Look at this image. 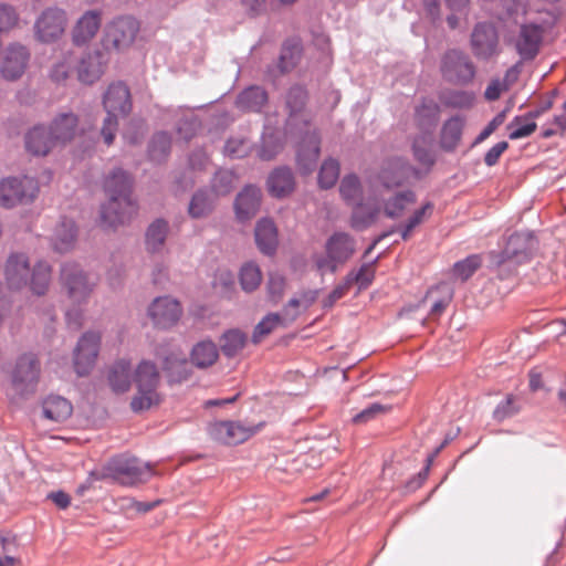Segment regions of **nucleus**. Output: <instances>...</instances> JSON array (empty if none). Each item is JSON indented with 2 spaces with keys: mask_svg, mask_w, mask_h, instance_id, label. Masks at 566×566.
Returning <instances> with one entry per match:
<instances>
[{
  "mask_svg": "<svg viewBox=\"0 0 566 566\" xmlns=\"http://www.w3.org/2000/svg\"><path fill=\"white\" fill-rule=\"evenodd\" d=\"M255 241L264 254H272L277 247V231L273 221L262 219L255 228Z\"/></svg>",
  "mask_w": 566,
  "mask_h": 566,
  "instance_id": "nucleus-32",
  "label": "nucleus"
},
{
  "mask_svg": "<svg viewBox=\"0 0 566 566\" xmlns=\"http://www.w3.org/2000/svg\"><path fill=\"white\" fill-rule=\"evenodd\" d=\"M339 192L348 205H354L361 197V187L358 177L355 175L345 176L342 179Z\"/></svg>",
  "mask_w": 566,
  "mask_h": 566,
  "instance_id": "nucleus-47",
  "label": "nucleus"
},
{
  "mask_svg": "<svg viewBox=\"0 0 566 566\" xmlns=\"http://www.w3.org/2000/svg\"><path fill=\"white\" fill-rule=\"evenodd\" d=\"M164 370L170 382H182L192 374L191 363L180 353L171 352L164 360Z\"/></svg>",
  "mask_w": 566,
  "mask_h": 566,
  "instance_id": "nucleus-27",
  "label": "nucleus"
},
{
  "mask_svg": "<svg viewBox=\"0 0 566 566\" xmlns=\"http://www.w3.org/2000/svg\"><path fill=\"white\" fill-rule=\"evenodd\" d=\"M108 382L113 391L125 392L130 387V365L126 360L116 361L108 371Z\"/></svg>",
  "mask_w": 566,
  "mask_h": 566,
  "instance_id": "nucleus-34",
  "label": "nucleus"
},
{
  "mask_svg": "<svg viewBox=\"0 0 566 566\" xmlns=\"http://www.w3.org/2000/svg\"><path fill=\"white\" fill-rule=\"evenodd\" d=\"M51 281V266L45 262H39L30 271L29 282L33 293L42 295L46 292Z\"/></svg>",
  "mask_w": 566,
  "mask_h": 566,
  "instance_id": "nucleus-41",
  "label": "nucleus"
},
{
  "mask_svg": "<svg viewBox=\"0 0 566 566\" xmlns=\"http://www.w3.org/2000/svg\"><path fill=\"white\" fill-rule=\"evenodd\" d=\"M102 24V12L88 10L84 12L72 29V41L75 45H85L91 42Z\"/></svg>",
  "mask_w": 566,
  "mask_h": 566,
  "instance_id": "nucleus-20",
  "label": "nucleus"
},
{
  "mask_svg": "<svg viewBox=\"0 0 566 566\" xmlns=\"http://www.w3.org/2000/svg\"><path fill=\"white\" fill-rule=\"evenodd\" d=\"M497 33L491 24L479 23L471 36V45L476 57L489 59L497 51Z\"/></svg>",
  "mask_w": 566,
  "mask_h": 566,
  "instance_id": "nucleus-19",
  "label": "nucleus"
},
{
  "mask_svg": "<svg viewBox=\"0 0 566 566\" xmlns=\"http://www.w3.org/2000/svg\"><path fill=\"white\" fill-rule=\"evenodd\" d=\"M533 249V237L530 233H513L509 237L499 263L515 261L522 263L528 259Z\"/></svg>",
  "mask_w": 566,
  "mask_h": 566,
  "instance_id": "nucleus-21",
  "label": "nucleus"
},
{
  "mask_svg": "<svg viewBox=\"0 0 566 566\" xmlns=\"http://www.w3.org/2000/svg\"><path fill=\"white\" fill-rule=\"evenodd\" d=\"M182 315L181 304L174 297L160 296L148 307V316L155 327L168 329L175 326Z\"/></svg>",
  "mask_w": 566,
  "mask_h": 566,
  "instance_id": "nucleus-12",
  "label": "nucleus"
},
{
  "mask_svg": "<svg viewBox=\"0 0 566 566\" xmlns=\"http://www.w3.org/2000/svg\"><path fill=\"white\" fill-rule=\"evenodd\" d=\"M411 167L401 158L387 160L379 172V180L386 188L400 186L409 176Z\"/></svg>",
  "mask_w": 566,
  "mask_h": 566,
  "instance_id": "nucleus-26",
  "label": "nucleus"
},
{
  "mask_svg": "<svg viewBox=\"0 0 566 566\" xmlns=\"http://www.w3.org/2000/svg\"><path fill=\"white\" fill-rule=\"evenodd\" d=\"M339 177V164L334 159H327L323 163L319 174L318 184L322 188L328 189L333 187Z\"/></svg>",
  "mask_w": 566,
  "mask_h": 566,
  "instance_id": "nucleus-50",
  "label": "nucleus"
},
{
  "mask_svg": "<svg viewBox=\"0 0 566 566\" xmlns=\"http://www.w3.org/2000/svg\"><path fill=\"white\" fill-rule=\"evenodd\" d=\"M170 146L171 139L166 133L155 134L149 146V156L151 160H164L169 154Z\"/></svg>",
  "mask_w": 566,
  "mask_h": 566,
  "instance_id": "nucleus-49",
  "label": "nucleus"
},
{
  "mask_svg": "<svg viewBox=\"0 0 566 566\" xmlns=\"http://www.w3.org/2000/svg\"><path fill=\"white\" fill-rule=\"evenodd\" d=\"M235 177L231 171H218L212 180V192L216 197L228 195L234 187Z\"/></svg>",
  "mask_w": 566,
  "mask_h": 566,
  "instance_id": "nucleus-53",
  "label": "nucleus"
},
{
  "mask_svg": "<svg viewBox=\"0 0 566 566\" xmlns=\"http://www.w3.org/2000/svg\"><path fill=\"white\" fill-rule=\"evenodd\" d=\"M136 394L132 398L130 408L135 412L148 410L161 401L158 391L160 376L154 363L142 361L135 371Z\"/></svg>",
  "mask_w": 566,
  "mask_h": 566,
  "instance_id": "nucleus-3",
  "label": "nucleus"
},
{
  "mask_svg": "<svg viewBox=\"0 0 566 566\" xmlns=\"http://www.w3.org/2000/svg\"><path fill=\"white\" fill-rule=\"evenodd\" d=\"M251 149V143L243 137H232L227 140L224 153L231 158L245 157Z\"/></svg>",
  "mask_w": 566,
  "mask_h": 566,
  "instance_id": "nucleus-54",
  "label": "nucleus"
},
{
  "mask_svg": "<svg viewBox=\"0 0 566 566\" xmlns=\"http://www.w3.org/2000/svg\"><path fill=\"white\" fill-rule=\"evenodd\" d=\"M441 72L449 82L467 84L474 77L475 67L463 52L450 50L442 57Z\"/></svg>",
  "mask_w": 566,
  "mask_h": 566,
  "instance_id": "nucleus-10",
  "label": "nucleus"
},
{
  "mask_svg": "<svg viewBox=\"0 0 566 566\" xmlns=\"http://www.w3.org/2000/svg\"><path fill=\"white\" fill-rule=\"evenodd\" d=\"M516 412H517V408L514 405L513 396H507L494 409L493 418L497 421H503L504 419L512 417Z\"/></svg>",
  "mask_w": 566,
  "mask_h": 566,
  "instance_id": "nucleus-59",
  "label": "nucleus"
},
{
  "mask_svg": "<svg viewBox=\"0 0 566 566\" xmlns=\"http://www.w3.org/2000/svg\"><path fill=\"white\" fill-rule=\"evenodd\" d=\"M30 266L28 258L22 253L10 255L6 265V279L11 289H21L28 285Z\"/></svg>",
  "mask_w": 566,
  "mask_h": 566,
  "instance_id": "nucleus-24",
  "label": "nucleus"
},
{
  "mask_svg": "<svg viewBox=\"0 0 566 566\" xmlns=\"http://www.w3.org/2000/svg\"><path fill=\"white\" fill-rule=\"evenodd\" d=\"M375 277V269L371 263H366L360 266V269L355 272L350 271L346 276L345 280L348 282V284L352 286L354 283L359 285V289H366L368 287L373 280Z\"/></svg>",
  "mask_w": 566,
  "mask_h": 566,
  "instance_id": "nucleus-52",
  "label": "nucleus"
},
{
  "mask_svg": "<svg viewBox=\"0 0 566 566\" xmlns=\"http://www.w3.org/2000/svg\"><path fill=\"white\" fill-rule=\"evenodd\" d=\"M286 324V322L279 314L266 315L254 328L252 342L258 344L272 333L277 326Z\"/></svg>",
  "mask_w": 566,
  "mask_h": 566,
  "instance_id": "nucleus-48",
  "label": "nucleus"
},
{
  "mask_svg": "<svg viewBox=\"0 0 566 566\" xmlns=\"http://www.w3.org/2000/svg\"><path fill=\"white\" fill-rule=\"evenodd\" d=\"M432 137L430 133L417 136L412 143V150L416 160L427 167H431L436 159L431 150Z\"/></svg>",
  "mask_w": 566,
  "mask_h": 566,
  "instance_id": "nucleus-42",
  "label": "nucleus"
},
{
  "mask_svg": "<svg viewBox=\"0 0 566 566\" xmlns=\"http://www.w3.org/2000/svg\"><path fill=\"white\" fill-rule=\"evenodd\" d=\"M57 143L53 138L49 128L45 129L44 126H34L32 129L28 132L25 135V147L29 153L35 156H45L48 155Z\"/></svg>",
  "mask_w": 566,
  "mask_h": 566,
  "instance_id": "nucleus-25",
  "label": "nucleus"
},
{
  "mask_svg": "<svg viewBox=\"0 0 566 566\" xmlns=\"http://www.w3.org/2000/svg\"><path fill=\"white\" fill-rule=\"evenodd\" d=\"M43 415L56 422L64 421L72 415V405L65 398L51 396L43 402Z\"/></svg>",
  "mask_w": 566,
  "mask_h": 566,
  "instance_id": "nucleus-36",
  "label": "nucleus"
},
{
  "mask_svg": "<svg viewBox=\"0 0 566 566\" xmlns=\"http://www.w3.org/2000/svg\"><path fill=\"white\" fill-rule=\"evenodd\" d=\"M294 186V177L289 168H277L268 178L269 192L276 198L289 196Z\"/></svg>",
  "mask_w": 566,
  "mask_h": 566,
  "instance_id": "nucleus-28",
  "label": "nucleus"
},
{
  "mask_svg": "<svg viewBox=\"0 0 566 566\" xmlns=\"http://www.w3.org/2000/svg\"><path fill=\"white\" fill-rule=\"evenodd\" d=\"M303 125L306 127V130L305 135L297 144L296 161L303 174H310L315 169L317 164L321 139L316 130H310L306 120H303Z\"/></svg>",
  "mask_w": 566,
  "mask_h": 566,
  "instance_id": "nucleus-15",
  "label": "nucleus"
},
{
  "mask_svg": "<svg viewBox=\"0 0 566 566\" xmlns=\"http://www.w3.org/2000/svg\"><path fill=\"white\" fill-rule=\"evenodd\" d=\"M67 21L65 10L57 7L46 8L34 23L35 38L43 43L57 41L64 34Z\"/></svg>",
  "mask_w": 566,
  "mask_h": 566,
  "instance_id": "nucleus-9",
  "label": "nucleus"
},
{
  "mask_svg": "<svg viewBox=\"0 0 566 566\" xmlns=\"http://www.w3.org/2000/svg\"><path fill=\"white\" fill-rule=\"evenodd\" d=\"M268 293L273 302H279L283 296L285 289V279L277 273H270L268 284Z\"/></svg>",
  "mask_w": 566,
  "mask_h": 566,
  "instance_id": "nucleus-56",
  "label": "nucleus"
},
{
  "mask_svg": "<svg viewBox=\"0 0 566 566\" xmlns=\"http://www.w3.org/2000/svg\"><path fill=\"white\" fill-rule=\"evenodd\" d=\"M101 335L85 333L77 343L74 352V367L78 376L88 374L98 355Z\"/></svg>",
  "mask_w": 566,
  "mask_h": 566,
  "instance_id": "nucleus-14",
  "label": "nucleus"
},
{
  "mask_svg": "<svg viewBox=\"0 0 566 566\" xmlns=\"http://www.w3.org/2000/svg\"><path fill=\"white\" fill-rule=\"evenodd\" d=\"M247 344V335L239 329H230L220 338V347L227 357L238 355Z\"/></svg>",
  "mask_w": 566,
  "mask_h": 566,
  "instance_id": "nucleus-43",
  "label": "nucleus"
},
{
  "mask_svg": "<svg viewBox=\"0 0 566 566\" xmlns=\"http://www.w3.org/2000/svg\"><path fill=\"white\" fill-rule=\"evenodd\" d=\"M268 94L259 86L244 90L237 98V106L242 111L259 112L266 103Z\"/></svg>",
  "mask_w": 566,
  "mask_h": 566,
  "instance_id": "nucleus-35",
  "label": "nucleus"
},
{
  "mask_svg": "<svg viewBox=\"0 0 566 566\" xmlns=\"http://www.w3.org/2000/svg\"><path fill=\"white\" fill-rule=\"evenodd\" d=\"M543 34L544 28L542 25L530 23L521 27L515 46L522 60H533L537 55Z\"/></svg>",
  "mask_w": 566,
  "mask_h": 566,
  "instance_id": "nucleus-18",
  "label": "nucleus"
},
{
  "mask_svg": "<svg viewBox=\"0 0 566 566\" xmlns=\"http://www.w3.org/2000/svg\"><path fill=\"white\" fill-rule=\"evenodd\" d=\"M389 410L388 407L382 406L380 403H373L366 409L361 410L357 415L353 417V422L360 424L366 423L371 419H375L379 415H384Z\"/></svg>",
  "mask_w": 566,
  "mask_h": 566,
  "instance_id": "nucleus-58",
  "label": "nucleus"
},
{
  "mask_svg": "<svg viewBox=\"0 0 566 566\" xmlns=\"http://www.w3.org/2000/svg\"><path fill=\"white\" fill-rule=\"evenodd\" d=\"M282 149V144L274 140L272 136H265L263 138L262 146L260 147L258 155L263 160H271Z\"/></svg>",
  "mask_w": 566,
  "mask_h": 566,
  "instance_id": "nucleus-60",
  "label": "nucleus"
},
{
  "mask_svg": "<svg viewBox=\"0 0 566 566\" xmlns=\"http://www.w3.org/2000/svg\"><path fill=\"white\" fill-rule=\"evenodd\" d=\"M168 233V223L161 219L154 221L146 232V248L155 253L161 250Z\"/></svg>",
  "mask_w": 566,
  "mask_h": 566,
  "instance_id": "nucleus-40",
  "label": "nucleus"
},
{
  "mask_svg": "<svg viewBox=\"0 0 566 566\" xmlns=\"http://www.w3.org/2000/svg\"><path fill=\"white\" fill-rule=\"evenodd\" d=\"M107 201L101 207L102 224L116 228L128 222L137 212L132 199V179L122 169L113 170L104 180Z\"/></svg>",
  "mask_w": 566,
  "mask_h": 566,
  "instance_id": "nucleus-1",
  "label": "nucleus"
},
{
  "mask_svg": "<svg viewBox=\"0 0 566 566\" xmlns=\"http://www.w3.org/2000/svg\"><path fill=\"white\" fill-rule=\"evenodd\" d=\"M60 280L69 298L75 304L86 302L96 285V282L75 263L62 266Z\"/></svg>",
  "mask_w": 566,
  "mask_h": 566,
  "instance_id": "nucleus-8",
  "label": "nucleus"
},
{
  "mask_svg": "<svg viewBox=\"0 0 566 566\" xmlns=\"http://www.w3.org/2000/svg\"><path fill=\"white\" fill-rule=\"evenodd\" d=\"M39 192V185L34 178H6L0 181V206L12 208L19 203L33 201Z\"/></svg>",
  "mask_w": 566,
  "mask_h": 566,
  "instance_id": "nucleus-7",
  "label": "nucleus"
},
{
  "mask_svg": "<svg viewBox=\"0 0 566 566\" xmlns=\"http://www.w3.org/2000/svg\"><path fill=\"white\" fill-rule=\"evenodd\" d=\"M103 104L107 116L103 122L101 134L105 144L111 145L117 132L118 117L128 115L132 109L128 87L122 82L111 84L104 95Z\"/></svg>",
  "mask_w": 566,
  "mask_h": 566,
  "instance_id": "nucleus-2",
  "label": "nucleus"
},
{
  "mask_svg": "<svg viewBox=\"0 0 566 566\" xmlns=\"http://www.w3.org/2000/svg\"><path fill=\"white\" fill-rule=\"evenodd\" d=\"M74 57L72 53H67L61 61H57L51 71V78L54 82L65 81L73 70Z\"/></svg>",
  "mask_w": 566,
  "mask_h": 566,
  "instance_id": "nucleus-55",
  "label": "nucleus"
},
{
  "mask_svg": "<svg viewBox=\"0 0 566 566\" xmlns=\"http://www.w3.org/2000/svg\"><path fill=\"white\" fill-rule=\"evenodd\" d=\"M19 17L13 7L0 4V32H8L18 23Z\"/></svg>",
  "mask_w": 566,
  "mask_h": 566,
  "instance_id": "nucleus-57",
  "label": "nucleus"
},
{
  "mask_svg": "<svg viewBox=\"0 0 566 566\" xmlns=\"http://www.w3.org/2000/svg\"><path fill=\"white\" fill-rule=\"evenodd\" d=\"M106 475L123 485H135L148 481L155 471L149 463H143L136 458L116 457L106 465Z\"/></svg>",
  "mask_w": 566,
  "mask_h": 566,
  "instance_id": "nucleus-4",
  "label": "nucleus"
},
{
  "mask_svg": "<svg viewBox=\"0 0 566 566\" xmlns=\"http://www.w3.org/2000/svg\"><path fill=\"white\" fill-rule=\"evenodd\" d=\"M326 256L315 258L319 273H335L339 265L346 263L355 253V240L345 232L334 233L325 244Z\"/></svg>",
  "mask_w": 566,
  "mask_h": 566,
  "instance_id": "nucleus-5",
  "label": "nucleus"
},
{
  "mask_svg": "<svg viewBox=\"0 0 566 566\" xmlns=\"http://www.w3.org/2000/svg\"><path fill=\"white\" fill-rule=\"evenodd\" d=\"M139 31V23L132 17H120L113 20L105 30V45L120 51L129 48Z\"/></svg>",
  "mask_w": 566,
  "mask_h": 566,
  "instance_id": "nucleus-11",
  "label": "nucleus"
},
{
  "mask_svg": "<svg viewBox=\"0 0 566 566\" xmlns=\"http://www.w3.org/2000/svg\"><path fill=\"white\" fill-rule=\"evenodd\" d=\"M40 361L33 354L19 356L9 371L14 391L21 396L33 394L40 378Z\"/></svg>",
  "mask_w": 566,
  "mask_h": 566,
  "instance_id": "nucleus-6",
  "label": "nucleus"
},
{
  "mask_svg": "<svg viewBox=\"0 0 566 566\" xmlns=\"http://www.w3.org/2000/svg\"><path fill=\"white\" fill-rule=\"evenodd\" d=\"M261 189L254 186H247L238 196L234 202L237 218L241 221L253 218L261 205Z\"/></svg>",
  "mask_w": 566,
  "mask_h": 566,
  "instance_id": "nucleus-23",
  "label": "nucleus"
},
{
  "mask_svg": "<svg viewBox=\"0 0 566 566\" xmlns=\"http://www.w3.org/2000/svg\"><path fill=\"white\" fill-rule=\"evenodd\" d=\"M463 119L459 116L444 122L440 133V147L446 151H453L461 142Z\"/></svg>",
  "mask_w": 566,
  "mask_h": 566,
  "instance_id": "nucleus-31",
  "label": "nucleus"
},
{
  "mask_svg": "<svg viewBox=\"0 0 566 566\" xmlns=\"http://www.w3.org/2000/svg\"><path fill=\"white\" fill-rule=\"evenodd\" d=\"M350 289L348 282L344 279V281L338 284L329 295L324 300L325 307H332L338 300L344 297Z\"/></svg>",
  "mask_w": 566,
  "mask_h": 566,
  "instance_id": "nucleus-64",
  "label": "nucleus"
},
{
  "mask_svg": "<svg viewBox=\"0 0 566 566\" xmlns=\"http://www.w3.org/2000/svg\"><path fill=\"white\" fill-rule=\"evenodd\" d=\"M49 130L57 145L70 143L78 132V117L72 112L59 113L51 122Z\"/></svg>",
  "mask_w": 566,
  "mask_h": 566,
  "instance_id": "nucleus-22",
  "label": "nucleus"
},
{
  "mask_svg": "<svg viewBox=\"0 0 566 566\" xmlns=\"http://www.w3.org/2000/svg\"><path fill=\"white\" fill-rule=\"evenodd\" d=\"M482 260L478 254L469 255L453 266V274L462 281H467L481 266Z\"/></svg>",
  "mask_w": 566,
  "mask_h": 566,
  "instance_id": "nucleus-51",
  "label": "nucleus"
},
{
  "mask_svg": "<svg viewBox=\"0 0 566 566\" xmlns=\"http://www.w3.org/2000/svg\"><path fill=\"white\" fill-rule=\"evenodd\" d=\"M307 98L306 91L301 86L291 87L286 96V107L290 112L287 127L296 125L298 114L304 109Z\"/></svg>",
  "mask_w": 566,
  "mask_h": 566,
  "instance_id": "nucleus-39",
  "label": "nucleus"
},
{
  "mask_svg": "<svg viewBox=\"0 0 566 566\" xmlns=\"http://www.w3.org/2000/svg\"><path fill=\"white\" fill-rule=\"evenodd\" d=\"M108 63L107 54L95 50L85 53L77 65V78L84 84H93L104 74Z\"/></svg>",
  "mask_w": 566,
  "mask_h": 566,
  "instance_id": "nucleus-17",
  "label": "nucleus"
},
{
  "mask_svg": "<svg viewBox=\"0 0 566 566\" xmlns=\"http://www.w3.org/2000/svg\"><path fill=\"white\" fill-rule=\"evenodd\" d=\"M300 56V51L294 48H284L280 57V67L282 72H287L295 66Z\"/></svg>",
  "mask_w": 566,
  "mask_h": 566,
  "instance_id": "nucleus-62",
  "label": "nucleus"
},
{
  "mask_svg": "<svg viewBox=\"0 0 566 566\" xmlns=\"http://www.w3.org/2000/svg\"><path fill=\"white\" fill-rule=\"evenodd\" d=\"M527 119H530L527 117V115L526 116H516L509 124L507 129L510 130V133H509L510 139H512V140L521 139V138L532 135L536 130V128H537L536 123L532 119L530 122H526Z\"/></svg>",
  "mask_w": 566,
  "mask_h": 566,
  "instance_id": "nucleus-46",
  "label": "nucleus"
},
{
  "mask_svg": "<svg viewBox=\"0 0 566 566\" xmlns=\"http://www.w3.org/2000/svg\"><path fill=\"white\" fill-rule=\"evenodd\" d=\"M416 202V195L411 190L396 193L384 205L385 214L388 218H398L403 211Z\"/></svg>",
  "mask_w": 566,
  "mask_h": 566,
  "instance_id": "nucleus-38",
  "label": "nucleus"
},
{
  "mask_svg": "<svg viewBox=\"0 0 566 566\" xmlns=\"http://www.w3.org/2000/svg\"><path fill=\"white\" fill-rule=\"evenodd\" d=\"M76 240V228L72 220H62L54 229L52 242L54 250L59 252L70 251Z\"/></svg>",
  "mask_w": 566,
  "mask_h": 566,
  "instance_id": "nucleus-33",
  "label": "nucleus"
},
{
  "mask_svg": "<svg viewBox=\"0 0 566 566\" xmlns=\"http://www.w3.org/2000/svg\"><path fill=\"white\" fill-rule=\"evenodd\" d=\"M29 59L30 53L25 46L15 43L9 45L1 64L2 76L9 81L20 78L27 70Z\"/></svg>",
  "mask_w": 566,
  "mask_h": 566,
  "instance_id": "nucleus-16",
  "label": "nucleus"
},
{
  "mask_svg": "<svg viewBox=\"0 0 566 566\" xmlns=\"http://www.w3.org/2000/svg\"><path fill=\"white\" fill-rule=\"evenodd\" d=\"M379 213V202L370 200L360 202L353 210L350 226L356 230L366 229L377 220Z\"/></svg>",
  "mask_w": 566,
  "mask_h": 566,
  "instance_id": "nucleus-29",
  "label": "nucleus"
},
{
  "mask_svg": "<svg viewBox=\"0 0 566 566\" xmlns=\"http://www.w3.org/2000/svg\"><path fill=\"white\" fill-rule=\"evenodd\" d=\"M509 148L507 142H500L495 144L484 156V163L486 166L492 167L497 164L502 154Z\"/></svg>",
  "mask_w": 566,
  "mask_h": 566,
  "instance_id": "nucleus-63",
  "label": "nucleus"
},
{
  "mask_svg": "<svg viewBox=\"0 0 566 566\" xmlns=\"http://www.w3.org/2000/svg\"><path fill=\"white\" fill-rule=\"evenodd\" d=\"M262 281L260 268L253 263H245L240 271V284L245 292H252L259 287Z\"/></svg>",
  "mask_w": 566,
  "mask_h": 566,
  "instance_id": "nucleus-44",
  "label": "nucleus"
},
{
  "mask_svg": "<svg viewBox=\"0 0 566 566\" xmlns=\"http://www.w3.org/2000/svg\"><path fill=\"white\" fill-rule=\"evenodd\" d=\"M566 130V113L555 115L551 122V127L544 128L542 136L549 138L557 134H563Z\"/></svg>",
  "mask_w": 566,
  "mask_h": 566,
  "instance_id": "nucleus-61",
  "label": "nucleus"
},
{
  "mask_svg": "<svg viewBox=\"0 0 566 566\" xmlns=\"http://www.w3.org/2000/svg\"><path fill=\"white\" fill-rule=\"evenodd\" d=\"M432 211L433 205L431 202H427L420 209L416 210L401 229L402 240H409L413 229L429 219Z\"/></svg>",
  "mask_w": 566,
  "mask_h": 566,
  "instance_id": "nucleus-45",
  "label": "nucleus"
},
{
  "mask_svg": "<svg viewBox=\"0 0 566 566\" xmlns=\"http://www.w3.org/2000/svg\"><path fill=\"white\" fill-rule=\"evenodd\" d=\"M217 197L208 190H199L189 203L188 212L191 218L200 219L209 216L213 208Z\"/></svg>",
  "mask_w": 566,
  "mask_h": 566,
  "instance_id": "nucleus-37",
  "label": "nucleus"
},
{
  "mask_svg": "<svg viewBox=\"0 0 566 566\" xmlns=\"http://www.w3.org/2000/svg\"><path fill=\"white\" fill-rule=\"evenodd\" d=\"M219 358V349L217 345L211 340H201L197 343L190 352L191 365L205 369L213 364Z\"/></svg>",
  "mask_w": 566,
  "mask_h": 566,
  "instance_id": "nucleus-30",
  "label": "nucleus"
},
{
  "mask_svg": "<svg viewBox=\"0 0 566 566\" xmlns=\"http://www.w3.org/2000/svg\"><path fill=\"white\" fill-rule=\"evenodd\" d=\"M263 423L255 426H243L234 421H219L210 427L211 436L223 444H239L247 441L253 434L259 432Z\"/></svg>",
  "mask_w": 566,
  "mask_h": 566,
  "instance_id": "nucleus-13",
  "label": "nucleus"
}]
</instances>
